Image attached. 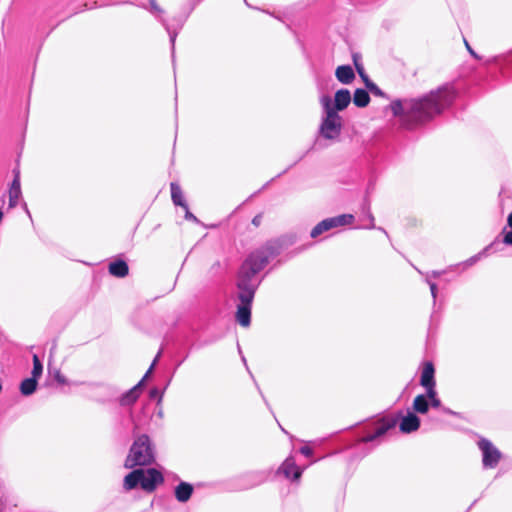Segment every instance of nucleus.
<instances>
[{
	"label": "nucleus",
	"instance_id": "4",
	"mask_svg": "<svg viewBox=\"0 0 512 512\" xmlns=\"http://www.w3.org/2000/svg\"><path fill=\"white\" fill-rule=\"evenodd\" d=\"M154 460V453L147 435H140L133 442L125 460L126 468L148 465Z\"/></svg>",
	"mask_w": 512,
	"mask_h": 512
},
{
	"label": "nucleus",
	"instance_id": "23",
	"mask_svg": "<svg viewBox=\"0 0 512 512\" xmlns=\"http://www.w3.org/2000/svg\"><path fill=\"white\" fill-rule=\"evenodd\" d=\"M413 409L415 412L420 414L427 413L429 409V401L427 400V397L423 394L416 396L413 401Z\"/></svg>",
	"mask_w": 512,
	"mask_h": 512
},
{
	"label": "nucleus",
	"instance_id": "17",
	"mask_svg": "<svg viewBox=\"0 0 512 512\" xmlns=\"http://www.w3.org/2000/svg\"><path fill=\"white\" fill-rule=\"evenodd\" d=\"M143 477L142 469H136L130 472L124 478L123 487L126 491H130L136 488L138 485L141 486V478Z\"/></svg>",
	"mask_w": 512,
	"mask_h": 512
},
{
	"label": "nucleus",
	"instance_id": "9",
	"mask_svg": "<svg viewBox=\"0 0 512 512\" xmlns=\"http://www.w3.org/2000/svg\"><path fill=\"white\" fill-rule=\"evenodd\" d=\"M252 302L253 300H239V304L237 305L236 320L243 327L250 325Z\"/></svg>",
	"mask_w": 512,
	"mask_h": 512
},
{
	"label": "nucleus",
	"instance_id": "27",
	"mask_svg": "<svg viewBox=\"0 0 512 512\" xmlns=\"http://www.w3.org/2000/svg\"><path fill=\"white\" fill-rule=\"evenodd\" d=\"M486 250H487V248H486V249H484L482 252H480V253H478V254H476V255H474V256H472V257H470L468 260H466V261L464 262L465 267L472 266V265H474L476 262H478V261L483 257V255L485 254V251H486Z\"/></svg>",
	"mask_w": 512,
	"mask_h": 512
},
{
	"label": "nucleus",
	"instance_id": "10",
	"mask_svg": "<svg viewBox=\"0 0 512 512\" xmlns=\"http://www.w3.org/2000/svg\"><path fill=\"white\" fill-rule=\"evenodd\" d=\"M21 195L20 173L18 170H14V179L9 189V208L17 206Z\"/></svg>",
	"mask_w": 512,
	"mask_h": 512
},
{
	"label": "nucleus",
	"instance_id": "28",
	"mask_svg": "<svg viewBox=\"0 0 512 512\" xmlns=\"http://www.w3.org/2000/svg\"><path fill=\"white\" fill-rule=\"evenodd\" d=\"M435 385L436 384H431V385H428V386H423L425 389H426V394L425 396L427 397V400L429 401L430 399L432 398H435L437 397V392L435 390Z\"/></svg>",
	"mask_w": 512,
	"mask_h": 512
},
{
	"label": "nucleus",
	"instance_id": "42",
	"mask_svg": "<svg viewBox=\"0 0 512 512\" xmlns=\"http://www.w3.org/2000/svg\"><path fill=\"white\" fill-rule=\"evenodd\" d=\"M442 274L440 271H433L430 276L432 277H439Z\"/></svg>",
	"mask_w": 512,
	"mask_h": 512
},
{
	"label": "nucleus",
	"instance_id": "6",
	"mask_svg": "<svg viewBox=\"0 0 512 512\" xmlns=\"http://www.w3.org/2000/svg\"><path fill=\"white\" fill-rule=\"evenodd\" d=\"M397 418L394 416L384 417L374 422L370 427L366 436L360 439L361 442H371L383 436L388 430L395 427Z\"/></svg>",
	"mask_w": 512,
	"mask_h": 512
},
{
	"label": "nucleus",
	"instance_id": "1",
	"mask_svg": "<svg viewBox=\"0 0 512 512\" xmlns=\"http://www.w3.org/2000/svg\"><path fill=\"white\" fill-rule=\"evenodd\" d=\"M454 97L453 89L443 86L421 98L395 100L390 107L393 115L401 119L402 125L412 129L440 114L452 103Z\"/></svg>",
	"mask_w": 512,
	"mask_h": 512
},
{
	"label": "nucleus",
	"instance_id": "24",
	"mask_svg": "<svg viewBox=\"0 0 512 512\" xmlns=\"http://www.w3.org/2000/svg\"><path fill=\"white\" fill-rule=\"evenodd\" d=\"M43 372V366L39 359V357L34 354L33 355V369H32V377L39 378L42 375Z\"/></svg>",
	"mask_w": 512,
	"mask_h": 512
},
{
	"label": "nucleus",
	"instance_id": "43",
	"mask_svg": "<svg viewBox=\"0 0 512 512\" xmlns=\"http://www.w3.org/2000/svg\"><path fill=\"white\" fill-rule=\"evenodd\" d=\"M442 410H443V412H444V413H447V414H451V415H454V414H455V413H454L452 410H450L449 408H442Z\"/></svg>",
	"mask_w": 512,
	"mask_h": 512
},
{
	"label": "nucleus",
	"instance_id": "38",
	"mask_svg": "<svg viewBox=\"0 0 512 512\" xmlns=\"http://www.w3.org/2000/svg\"><path fill=\"white\" fill-rule=\"evenodd\" d=\"M185 218L187 220L197 221V218L189 211L188 208H187V210H185Z\"/></svg>",
	"mask_w": 512,
	"mask_h": 512
},
{
	"label": "nucleus",
	"instance_id": "31",
	"mask_svg": "<svg viewBox=\"0 0 512 512\" xmlns=\"http://www.w3.org/2000/svg\"><path fill=\"white\" fill-rule=\"evenodd\" d=\"M355 66H356V69H357V72L358 74L360 75V77L363 79L365 85L367 84V80H370L368 78V76L366 75L365 71H364V68L359 65L356 61H355Z\"/></svg>",
	"mask_w": 512,
	"mask_h": 512
},
{
	"label": "nucleus",
	"instance_id": "36",
	"mask_svg": "<svg viewBox=\"0 0 512 512\" xmlns=\"http://www.w3.org/2000/svg\"><path fill=\"white\" fill-rule=\"evenodd\" d=\"M157 358L158 356L154 359L153 363L151 364L150 368L148 369V371L146 372V374L144 375V377L142 379H144V381L149 377V375L151 374L154 366H155V363L157 361Z\"/></svg>",
	"mask_w": 512,
	"mask_h": 512
},
{
	"label": "nucleus",
	"instance_id": "46",
	"mask_svg": "<svg viewBox=\"0 0 512 512\" xmlns=\"http://www.w3.org/2000/svg\"><path fill=\"white\" fill-rule=\"evenodd\" d=\"M24 209H25L26 213L30 216V212H29V210L27 208V204L26 203H24Z\"/></svg>",
	"mask_w": 512,
	"mask_h": 512
},
{
	"label": "nucleus",
	"instance_id": "34",
	"mask_svg": "<svg viewBox=\"0 0 512 512\" xmlns=\"http://www.w3.org/2000/svg\"><path fill=\"white\" fill-rule=\"evenodd\" d=\"M429 406L433 408H440L441 407V401L438 397L432 398L429 400Z\"/></svg>",
	"mask_w": 512,
	"mask_h": 512
},
{
	"label": "nucleus",
	"instance_id": "20",
	"mask_svg": "<svg viewBox=\"0 0 512 512\" xmlns=\"http://www.w3.org/2000/svg\"><path fill=\"white\" fill-rule=\"evenodd\" d=\"M170 188H171V198H172L173 203L176 206H181L182 208L187 210V204L184 201V196H183L182 190L179 187V185L172 182L170 184Z\"/></svg>",
	"mask_w": 512,
	"mask_h": 512
},
{
	"label": "nucleus",
	"instance_id": "12",
	"mask_svg": "<svg viewBox=\"0 0 512 512\" xmlns=\"http://www.w3.org/2000/svg\"><path fill=\"white\" fill-rule=\"evenodd\" d=\"M280 471L287 478H291L292 480H299L303 470L296 466L295 460L292 457H288L281 465Z\"/></svg>",
	"mask_w": 512,
	"mask_h": 512
},
{
	"label": "nucleus",
	"instance_id": "44",
	"mask_svg": "<svg viewBox=\"0 0 512 512\" xmlns=\"http://www.w3.org/2000/svg\"><path fill=\"white\" fill-rule=\"evenodd\" d=\"M465 44H466V47H467V49L469 50V52H470L474 57H476V54L474 53V51L472 50V48H470L469 44H468L467 42H465Z\"/></svg>",
	"mask_w": 512,
	"mask_h": 512
},
{
	"label": "nucleus",
	"instance_id": "41",
	"mask_svg": "<svg viewBox=\"0 0 512 512\" xmlns=\"http://www.w3.org/2000/svg\"><path fill=\"white\" fill-rule=\"evenodd\" d=\"M252 222H253V224H254V225H256V226H257V225H259V223H260V216H256V217H254V219H253V221H252Z\"/></svg>",
	"mask_w": 512,
	"mask_h": 512
},
{
	"label": "nucleus",
	"instance_id": "26",
	"mask_svg": "<svg viewBox=\"0 0 512 512\" xmlns=\"http://www.w3.org/2000/svg\"><path fill=\"white\" fill-rule=\"evenodd\" d=\"M365 86L372 94L376 96H382L383 93L381 89L371 80H367V84Z\"/></svg>",
	"mask_w": 512,
	"mask_h": 512
},
{
	"label": "nucleus",
	"instance_id": "8",
	"mask_svg": "<svg viewBox=\"0 0 512 512\" xmlns=\"http://www.w3.org/2000/svg\"><path fill=\"white\" fill-rule=\"evenodd\" d=\"M141 488L147 492L155 490L158 484L163 481L162 474L154 468L142 469Z\"/></svg>",
	"mask_w": 512,
	"mask_h": 512
},
{
	"label": "nucleus",
	"instance_id": "11",
	"mask_svg": "<svg viewBox=\"0 0 512 512\" xmlns=\"http://www.w3.org/2000/svg\"><path fill=\"white\" fill-rule=\"evenodd\" d=\"M143 384H144V379H141V381L138 384H136L129 391L124 393L119 399L120 405L121 406L133 405L141 395Z\"/></svg>",
	"mask_w": 512,
	"mask_h": 512
},
{
	"label": "nucleus",
	"instance_id": "7",
	"mask_svg": "<svg viewBox=\"0 0 512 512\" xmlns=\"http://www.w3.org/2000/svg\"><path fill=\"white\" fill-rule=\"evenodd\" d=\"M478 446L482 452L483 466L485 468L496 467L501 458L500 451L487 439H480Z\"/></svg>",
	"mask_w": 512,
	"mask_h": 512
},
{
	"label": "nucleus",
	"instance_id": "33",
	"mask_svg": "<svg viewBox=\"0 0 512 512\" xmlns=\"http://www.w3.org/2000/svg\"><path fill=\"white\" fill-rule=\"evenodd\" d=\"M503 242L506 245H512V229H511V231L504 233Z\"/></svg>",
	"mask_w": 512,
	"mask_h": 512
},
{
	"label": "nucleus",
	"instance_id": "45",
	"mask_svg": "<svg viewBox=\"0 0 512 512\" xmlns=\"http://www.w3.org/2000/svg\"><path fill=\"white\" fill-rule=\"evenodd\" d=\"M157 389H153L150 393L151 397H154L157 394Z\"/></svg>",
	"mask_w": 512,
	"mask_h": 512
},
{
	"label": "nucleus",
	"instance_id": "16",
	"mask_svg": "<svg viewBox=\"0 0 512 512\" xmlns=\"http://www.w3.org/2000/svg\"><path fill=\"white\" fill-rule=\"evenodd\" d=\"M335 76L342 84H350L355 79V73L349 65L338 66L335 71Z\"/></svg>",
	"mask_w": 512,
	"mask_h": 512
},
{
	"label": "nucleus",
	"instance_id": "30",
	"mask_svg": "<svg viewBox=\"0 0 512 512\" xmlns=\"http://www.w3.org/2000/svg\"><path fill=\"white\" fill-rule=\"evenodd\" d=\"M426 282L430 287L431 295L433 297V300L435 301L437 297V285L434 282L430 281L429 275L426 276Z\"/></svg>",
	"mask_w": 512,
	"mask_h": 512
},
{
	"label": "nucleus",
	"instance_id": "22",
	"mask_svg": "<svg viewBox=\"0 0 512 512\" xmlns=\"http://www.w3.org/2000/svg\"><path fill=\"white\" fill-rule=\"evenodd\" d=\"M37 378L30 377L21 382L20 391L22 395L29 396L33 394L37 388Z\"/></svg>",
	"mask_w": 512,
	"mask_h": 512
},
{
	"label": "nucleus",
	"instance_id": "39",
	"mask_svg": "<svg viewBox=\"0 0 512 512\" xmlns=\"http://www.w3.org/2000/svg\"><path fill=\"white\" fill-rule=\"evenodd\" d=\"M56 380L58 383L66 384V378L63 375H61L60 373H58L56 375Z\"/></svg>",
	"mask_w": 512,
	"mask_h": 512
},
{
	"label": "nucleus",
	"instance_id": "13",
	"mask_svg": "<svg viewBox=\"0 0 512 512\" xmlns=\"http://www.w3.org/2000/svg\"><path fill=\"white\" fill-rule=\"evenodd\" d=\"M420 426L419 418L413 414L408 413L406 416L402 417L399 427L401 432L403 433H411L416 431Z\"/></svg>",
	"mask_w": 512,
	"mask_h": 512
},
{
	"label": "nucleus",
	"instance_id": "19",
	"mask_svg": "<svg viewBox=\"0 0 512 512\" xmlns=\"http://www.w3.org/2000/svg\"><path fill=\"white\" fill-rule=\"evenodd\" d=\"M109 272L113 276L122 278L128 274L129 268L126 262L118 260L110 263Z\"/></svg>",
	"mask_w": 512,
	"mask_h": 512
},
{
	"label": "nucleus",
	"instance_id": "32",
	"mask_svg": "<svg viewBox=\"0 0 512 512\" xmlns=\"http://www.w3.org/2000/svg\"><path fill=\"white\" fill-rule=\"evenodd\" d=\"M163 25L165 26L169 36H170V41H171V44H172V48H174V43H175V39H176V36H177V33L176 32H172L170 30V28L165 24V21L163 19H161Z\"/></svg>",
	"mask_w": 512,
	"mask_h": 512
},
{
	"label": "nucleus",
	"instance_id": "37",
	"mask_svg": "<svg viewBox=\"0 0 512 512\" xmlns=\"http://www.w3.org/2000/svg\"><path fill=\"white\" fill-rule=\"evenodd\" d=\"M157 358L158 356L154 359L153 363L151 364L150 368L148 369V371L146 372V374L144 375V377L142 379H144V381L149 377V375L151 374L154 366H155V363L157 361Z\"/></svg>",
	"mask_w": 512,
	"mask_h": 512
},
{
	"label": "nucleus",
	"instance_id": "25",
	"mask_svg": "<svg viewBox=\"0 0 512 512\" xmlns=\"http://www.w3.org/2000/svg\"><path fill=\"white\" fill-rule=\"evenodd\" d=\"M364 214H365V219H366V221L368 223L363 225L362 228H364V229H374V228H376L375 227V223H374V216L371 213L369 207L364 208Z\"/></svg>",
	"mask_w": 512,
	"mask_h": 512
},
{
	"label": "nucleus",
	"instance_id": "29",
	"mask_svg": "<svg viewBox=\"0 0 512 512\" xmlns=\"http://www.w3.org/2000/svg\"><path fill=\"white\" fill-rule=\"evenodd\" d=\"M150 11L157 17H160L163 13V10L158 6L155 0H150Z\"/></svg>",
	"mask_w": 512,
	"mask_h": 512
},
{
	"label": "nucleus",
	"instance_id": "2",
	"mask_svg": "<svg viewBox=\"0 0 512 512\" xmlns=\"http://www.w3.org/2000/svg\"><path fill=\"white\" fill-rule=\"evenodd\" d=\"M269 255L266 250H257L251 253L242 264L238 279V300L249 301L254 299L259 281L256 278L268 263Z\"/></svg>",
	"mask_w": 512,
	"mask_h": 512
},
{
	"label": "nucleus",
	"instance_id": "21",
	"mask_svg": "<svg viewBox=\"0 0 512 512\" xmlns=\"http://www.w3.org/2000/svg\"><path fill=\"white\" fill-rule=\"evenodd\" d=\"M370 102V96L364 89H356L353 96V103L360 108L366 107Z\"/></svg>",
	"mask_w": 512,
	"mask_h": 512
},
{
	"label": "nucleus",
	"instance_id": "5",
	"mask_svg": "<svg viewBox=\"0 0 512 512\" xmlns=\"http://www.w3.org/2000/svg\"><path fill=\"white\" fill-rule=\"evenodd\" d=\"M354 221V216L352 214H342L335 217L327 218L319 222L312 230L311 237L316 238L322 233L329 231L333 228H337L340 226L350 225Z\"/></svg>",
	"mask_w": 512,
	"mask_h": 512
},
{
	"label": "nucleus",
	"instance_id": "40",
	"mask_svg": "<svg viewBox=\"0 0 512 512\" xmlns=\"http://www.w3.org/2000/svg\"><path fill=\"white\" fill-rule=\"evenodd\" d=\"M507 225L512 229V212L508 215Z\"/></svg>",
	"mask_w": 512,
	"mask_h": 512
},
{
	"label": "nucleus",
	"instance_id": "18",
	"mask_svg": "<svg viewBox=\"0 0 512 512\" xmlns=\"http://www.w3.org/2000/svg\"><path fill=\"white\" fill-rule=\"evenodd\" d=\"M434 366L431 362H425L421 372L420 384L422 386H428L431 384H436L434 379Z\"/></svg>",
	"mask_w": 512,
	"mask_h": 512
},
{
	"label": "nucleus",
	"instance_id": "15",
	"mask_svg": "<svg viewBox=\"0 0 512 512\" xmlns=\"http://www.w3.org/2000/svg\"><path fill=\"white\" fill-rule=\"evenodd\" d=\"M193 486L187 482H180L174 490L175 498L181 503L187 502L193 493Z\"/></svg>",
	"mask_w": 512,
	"mask_h": 512
},
{
	"label": "nucleus",
	"instance_id": "35",
	"mask_svg": "<svg viewBox=\"0 0 512 512\" xmlns=\"http://www.w3.org/2000/svg\"><path fill=\"white\" fill-rule=\"evenodd\" d=\"M300 452L305 455L306 457H310L313 454V451L308 446H303L300 448Z\"/></svg>",
	"mask_w": 512,
	"mask_h": 512
},
{
	"label": "nucleus",
	"instance_id": "3",
	"mask_svg": "<svg viewBox=\"0 0 512 512\" xmlns=\"http://www.w3.org/2000/svg\"><path fill=\"white\" fill-rule=\"evenodd\" d=\"M320 103L323 113L318 130L319 136L335 141L340 136L342 130V117L333 108L331 98L328 95H323L320 98Z\"/></svg>",
	"mask_w": 512,
	"mask_h": 512
},
{
	"label": "nucleus",
	"instance_id": "14",
	"mask_svg": "<svg viewBox=\"0 0 512 512\" xmlns=\"http://www.w3.org/2000/svg\"><path fill=\"white\" fill-rule=\"evenodd\" d=\"M350 102H351V94H350L349 90L340 89V90L336 91V93H335L333 108L335 109L336 112L342 111L345 108H347V106L350 104Z\"/></svg>",
	"mask_w": 512,
	"mask_h": 512
}]
</instances>
